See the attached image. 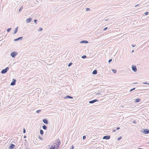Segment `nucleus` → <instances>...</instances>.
<instances>
[{"label": "nucleus", "mask_w": 149, "mask_h": 149, "mask_svg": "<svg viewBox=\"0 0 149 149\" xmlns=\"http://www.w3.org/2000/svg\"><path fill=\"white\" fill-rule=\"evenodd\" d=\"M22 9H23V6H22L21 7V8L19 9V12H20L22 10Z\"/></svg>", "instance_id": "nucleus-27"}, {"label": "nucleus", "mask_w": 149, "mask_h": 149, "mask_svg": "<svg viewBox=\"0 0 149 149\" xmlns=\"http://www.w3.org/2000/svg\"><path fill=\"white\" fill-rule=\"evenodd\" d=\"M97 72V70H95L93 71L92 74H96Z\"/></svg>", "instance_id": "nucleus-15"}, {"label": "nucleus", "mask_w": 149, "mask_h": 149, "mask_svg": "<svg viewBox=\"0 0 149 149\" xmlns=\"http://www.w3.org/2000/svg\"><path fill=\"white\" fill-rule=\"evenodd\" d=\"M121 139H122V137L120 136L118 138L117 140L118 141L120 140Z\"/></svg>", "instance_id": "nucleus-29"}, {"label": "nucleus", "mask_w": 149, "mask_h": 149, "mask_svg": "<svg viewBox=\"0 0 149 149\" xmlns=\"http://www.w3.org/2000/svg\"><path fill=\"white\" fill-rule=\"evenodd\" d=\"M41 111V110H37L36 111V113H39Z\"/></svg>", "instance_id": "nucleus-22"}, {"label": "nucleus", "mask_w": 149, "mask_h": 149, "mask_svg": "<svg viewBox=\"0 0 149 149\" xmlns=\"http://www.w3.org/2000/svg\"><path fill=\"white\" fill-rule=\"evenodd\" d=\"M64 98V99H66V98L73 99V98L72 97L68 95H67Z\"/></svg>", "instance_id": "nucleus-16"}, {"label": "nucleus", "mask_w": 149, "mask_h": 149, "mask_svg": "<svg viewBox=\"0 0 149 149\" xmlns=\"http://www.w3.org/2000/svg\"><path fill=\"white\" fill-rule=\"evenodd\" d=\"M42 30V28H39V29L38 30V31H40Z\"/></svg>", "instance_id": "nucleus-33"}, {"label": "nucleus", "mask_w": 149, "mask_h": 149, "mask_svg": "<svg viewBox=\"0 0 149 149\" xmlns=\"http://www.w3.org/2000/svg\"><path fill=\"white\" fill-rule=\"evenodd\" d=\"M120 129V128L119 127H117L116 128V130H119Z\"/></svg>", "instance_id": "nucleus-44"}, {"label": "nucleus", "mask_w": 149, "mask_h": 149, "mask_svg": "<svg viewBox=\"0 0 149 149\" xmlns=\"http://www.w3.org/2000/svg\"><path fill=\"white\" fill-rule=\"evenodd\" d=\"M138 83V82L134 83L133 84H137Z\"/></svg>", "instance_id": "nucleus-49"}, {"label": "nucleus", "mask_w": 149, "mask_h": 149, "mask_svg": "<svg viewBox=\"0 0 149 149\" xmlns=\"http://www.w3.org/2000/svg\"><path fill=\"white\" fill-rule=\"evenodd\" d=\"M40 134H41V135H42L43 134L44 132L42 130H40Z\"/></svg>", "instance_id": "nucleus-20"}, {"label": "nucleus", "mask_w": 149, "mask_h": 149, "mask_svg": "<svg viewBox=\"0 0 149 149\" xmlns=\"http://www.w3.org/2000/svg\"><path fill=\"white\" fill-rule=\"evenodd\" d=\"M48 146L49 147H50L49 149H56V148H55V146H54L53 145H52L51 146L48 145Z\"/></svg>", "instance_id": "nucleus-10"}, {"label": "nucleus", "mask_w": 149, "mask_h": 149, "mask_svg": "<svg viewBox=\"0 0 149 149\" xmlns=\"http://www.w3.org/2000/svg\"><path fill=\"white\" fill-rule=\"evenodd\" d=\"M56 143H58L57 145L60 146L61 143V141H60L59 139H58L56 141Z\"/></svg>", "instance_id": "nucleus-14"}, {"label": "nucleus", "mask_w": 149, "mask_h": 149, "mask_svg": "<svg viewBox=\"0 0 149 149\" xmlns=\"http://www.w3.org/2000/svg\"><path fill=\"white\" fill-rule=\"evenodd\" d=\"M9 68L8 67H7L5 69H3L1 72V74H5L8 70Z\"/></svg>", "instance_id": "nucleus-1"}, {"label": "nucleus", "mask_w": 149, "mask_h": 149, "mask_svg": "<svg viewBox=\"0 0 149 149\" xmlns=\"http://www.w3.org/2000/svg\"><path fill=\"white\" fill-rule=\"evenodd\" d=\"M39 139L41 140H42L43 139L40 136H39Z\"/></svg>", "instance_id": "nucleus-41"}, {"label": "nucleus", "mask_w": 149, "mask_h": 149, "mask_svg": "<svg viewBox=\"0 0 149 149\" xmlns=\"http://www.w3.org/2000/svg\"><path fill=\"white\" fill-rule=\"evenodd\" d=\"M134 52V50H132V53H133V52Z\"/></svg>", "instance_id": "nucleus-51"}, {"label": "nucleus", "mask_w": 149, "mask_h": 149, "mask_svg": "<svg viewBox=\"0 0 149 149\" xmlns=\"http://www.w3.org/2000/svg\"><path fill=\"white\" fill-rule=\"evenodd\" d=\"M74 146L73 145H72L71 146V149H74Z\"/></svg>", "instance_id": "nucleus-39"}, {"label": "nucleus", "mask_w": 149, "mask_h": 149, "mask_svg": "<svg viewBox=\"0 0 149 149\" xmlns=\"http://www.w3.org/2000/svg\"><path fill=\"white\" fill-rule=\"evenodd\" d=\"M16 80L14 79H12V81L10 84L11 86H14L16 84Z\"/></svg>", "instance_id": "nucleus-4"}, {"label": "nucleus", "mask_w": 149, "mask_h": 149, "mask_svg": "<svg viewBox=\"0 0 149 149\" xmlns=\"http://www.w3.org/2000/svg\"><path fill=\"white\" fill-rule=\"evenodd\" d=\"M86 138V136H83V140H84Z\"/></svg>", "instance_id": "nucleus-34"}, {"label": "nucleus", "mask_w": 149, "mask_h": 149, "mask_svg": "<svg viewBox=\"0 0 149 149\" xmlns=\"http://www.w3.org/2000/svg\"><path fill=\"white\" fill-rule=\"evenodd\" d=\"M86 55H84L81 56V58L83 59H84V58H86Z\"/></svg>", "instance_id": "nucleus-26"}, {"label": "nucleus", "mask_w": 149, "mask_h": 149, "mask_svg": "<svg viewBox=\"0 0 149 149\" xmlns=\"http://www.w3.org/2000/svg\"><path fill=\"white\" fill-rule=\"evenodd\" d=\"M112 61V59H110L109 61H108V63H110Z\"/></svg>", "instance_id": "nucleus-37"}, {"label": "nucleus", "mask_w": 149, "mask_h": 149, "mask_svg": "<svg viewBox=\"0 0 149 149\" xmlns=\"http://www.w3.org/2000/svg\"><path fill=\"white\" fill-rule=\"evenodd\" d=\"M101 147H99L96 148V149H101Z\"/></svg>", "instance_id": "nucleus-40"}, {"label": "nucleus", "mask_w": 149, "mask_h": 149, "mask_svg": "<svg viewBox=\"0 0 149 149\" xmlns=\"http://www.w3.org/2000/svg\"><path fill=\"white\" fill-rule=\"evenodd\" d=\"M145 15H147L148 14V12H146L145 13Z\"/></svg>", "instance_id": "nucleus-35"}, {"label": "nucleus", "mask_w": 149, "mask_h": 149, "mask_svg": "<svg viewBox=\"0 0 149 149\" xmlns=\"http://www.w3.org/2000/svg\"><path fill=\"white\" fill-rule=\"evenodd\" d=\"M18 27H17L15 29L14 32L13 33L14 34H15V33H17V32L18 31Z\"/></svg>", "instance_id": "nucleus-18"}, {"label": "nucleus", "mask_w": 149, "mask_h": 149, "mask_svg": "<svg viewBox=\"0 0 149 149\" xmlns=\"http://www.w3.org/2000/svg\"><path fill=\"white\" fill-rule=\"evenodd\" d=\"M116 130H115V129H113V132H114L116 131Z\"/></svg>", "instance_id": "nucleus-47"}, {"label": "nucleus", "mask_w": 149, "mask_h": 149, "mask_svg": "<svg viewBox=\"0 0 149 149\" xmlns=\"http://www.w3.org/2000/svg\"><path fill=\"white\" fill-rule=\"evenodd\" d=\"M141 99L140 98H137L135 101V102H139L141 101Z\"/></svg>", "instance_id": "nucleus-17"}, {"label": "nucleus", "mask_w": 149, "mask_h": 149, "mask_svg": "<svg viewBox=\"0 0 149 149\" xmlns=\"http://www.w3.org/2000/svg\"><path fill=\"white\" fill-rule=\"evenodd\" d=\"M139 4H137V5H136L135 6V7H137V6H139Z\"/></svg>", "instance_id": "nucleus-50"}, {"label": "nucleus", "mask_w": 149, "mask_h": 149, "mask_svg": "<svg viewBox=\"0 0 149 149\" xmlns=\"http://www.w3.org/2000/svg\"><path fill=\"white\" fill-rule=\"evenodd\" d=\"M26 135H24V138H26Z\"/></svg>", "instance_id": "nucleus-48"}, {"label": "nucleus", "mask_w": 149, "mask_h": 149, "mask_svg": "<svg viewBox=\"0 0 149 149\" xmlns=\"http://www.w3.org/2000/svg\"><path fill=\"white\" fill-rule=\"evenodd\" d=\"M133 123H136V121L135 120H134L133 121Z\"/></svg>", "instance_id": "nucleus-46"}, {"label": "nucleus", "mask_w": 149, "mask_h": 149, "mask_svg": "<svg viewBox=\"0 0 149 149\" xmlns=\"http://www.w3.org/2000/svg\"><path fill=\"white\" fill-rule=\"evenodd\" d=\"M11 28H9L7 29V31L8 32H9L11 30Z\"/></svg>", "instance_id": "nucleus-25"}, {"label": "nucleus", "mask_w": 149, "mask_h": 149, "mask_svg": "<svg viewBox=\"0 0 149 149\" xmlns=\"http://www.w3.org/2000/svg\"><path fill=\"white\" fill-rule=\"evenodd\" d=\"M107 29V27H106L104 28L103 29V31H104L106 30Z\"/></svg>", "instance_id": "nucleus-38"}, {"label": "nucleus", "mask_w": 149, "mask_h": 149, "mask_svg": "<svg viewBox=\"0 0 149 149\" xmlns=\"http://www.w3.org/2000/svg\"><path fill=\"white\" fill-rule=\"evenodd\" d=\"M98 101V100L95 99L92 100L90 101H89V103L90 104H93L94 103Z\"/></svg>", "instance_id": "nucleus-7"}, {"label": "nucleus", "mask_w": 149, "mask_h": 149, "mask_svg": "<svg viewBox=\"0 0 149 149\" xmlns=\"http://www.w3.org/2000/svg\"><path fill=\"white\" fill-rule=\"evenodd\" d=\"M143 84H146L149 85V83H148L147 82H145L143 83Z\"/></svg>", "instance_id": "nucleus-36"}, {"label": "nucleus", "mask_w": 149, "mask_h": 149, "mask_svg": "<svg viewBox=\"0 0 149 149\" xmlns=\"http://www.w3.org/2000/svg\"><path fill=\"white\" fill-rule=\"evenodd\" d=\"M23 39L22 37H20L18 38L15 39L14 40L15 41H17L18 40H21Z\"/></svg>", "instance_id": "nucleus-9"}, {"label": "nucleus", "mask_w": 149, "mask_h": 149, "mask_svg": "<svg viewBox=\"0 0 149 149\" xmlns=\"http://www.w3.org/2000/svg\"><path fill=\"white\" fill-rule=\"evenodd\" d=\"M32 19L31 18H29L26 20V22L27 23H30Z\"/></svg>", "instance_id": "nucleus-13"}, {"label": "nucleus", "mask_w": 149, "mask_h": 149, "mask_svg": "<svg viewBox=\"0 0 149 149\" xmlns=\"http://www.w3.org/2000/svg\"><path fill=\"white\" fill-rule=\"evenodd\" d=\"M72 64V62H70L69 63L68 65V67L70 66Z\"/></svg>", "instance_id": "nucleus-24"}, {"label": "nucleus", "mask_w": 149, "mask_h": 149, "mask_svg": "<svg viewBox=\"0 0 149 149\" xmlns=\"http://www.w3.org/2000/svg\"><path fill=\"white\" fill-rule=\"evenodd\" d=\"M34 22L36 24H37L38 22V20L37 19H35L34 20Z\"/></svg>", "instance_id": "nucleus-32"}, {"label": "nucleus", "mask_w": 149, "mask_h": 149, "mask_svg": "<svg viewBox=\"0 0 149 149\" xmlns=\"http://www.w3.org/2000/svg\"><path fill=\"white\" fill-rule=\"evenodd\" d=\"M109 19V18H107V19H105V21H107Z\"/></svg>", "instance_id": "nucleus-45"}, {"label": "nucleus", "mask_w": 149, "mask_h": 149, "mask_svg": "<svg viewBox=\"0 0 149 149\" xmlns=\"http://www.w3.org/2000/svg\"><path fill=\"white\" fill-rule=\"evenodd\" d=\"M136 45H133V44H132V46L133 47H134Z\"/></svg>", "instance_id": "nucleus-43"}, {"label": "nucleus", "mask_w": 149, "mask_h": 149, "mask_svg": "<svg viewBox=\"0 0 149 149\" xmlns=\"http://www.w3.org/2000/svg\"><path fill=\"white\" fill-rule=\"evenodd\" d=\"M90 10V9L89 8H86V11H89Z\"/></svg>", "instance_id": "nucleus-31"}, {"label": "nucleus", "mask_w": 149, "mask_h": 149, "mask_svg": "<svg viewBox=\"0 0 149 149\" xmlns=\"http://www.w3.org/2000/svg\"><path fill=\"white\" fill-rule=\"evenodd\" d=\"M138 149H143L141 148H139Z\"/></svg>", "instance_id": "nucleus-52"}, {"label": "nucleus", "mask_w": 149, "mask_h": 149, "mask_svg": "<svg viewBox=\"0 0 149 149\" xmlns=\"http://www.w3.org/2000/svg\"><path fill=\"white\" fill-rule=\"evenodd\" d=\"M15 147V145L12 144L11 143L10 144V146L9 147L8 149H14Z\"/></svg>", "instance_id": "nucleus-6"}, {"label": "nucleus", "mask_w": 149, "mask_h": 149, "mask_svg": "<svg viewBox=\"0 0 149 149\" xmlns=\"http://www.w3.org/2000/svg\"><path fill=\"white\" fill-rule=\"evenodd\" d=\"M18 54L17 52H13L10 54V56L13 58H14Z\"/></svg>", "instance_id": "nucleus-2"}, {"label": "nucleus", "mask_w": 149, "mask_h": 149, "mask_svg": "<svg viewBox=\"0 0 149 149\" xmlns=\"http://www.w3.org/2000/svg\"><path fill=\"white\" fill-rule=\"evenodd\" d=\"M112 70L114 73H116L117 72V70L116 69H113Z\"/></svg>", "instance_id": "nucleus-21"}, {"label": "nucleus", "mask_w": 149, "mask_h": 149, "mask_svg": "<svg viewBox=\"0 0 149 149\" xmlns=\"http://www.w3.org/2000/svg\"><path fill=\"white\" fill-rule=\"evenodd\" d=\"M42 128L44 130H46L47 129V127L46 126L44 125L42 126Z\"/></svg>", "instance_id": "nucleus-19"}, {"label": "nucleus", "mask_w": 149, "mask_h": 149, "mask_svg": "<svg viewBox=\"0 0 149 149\" xmlns=\"http://www.w3.org/2000/svg\"><path fill=\"white\" fill-rule=\"evenodd\" d=\"M88 43V42L87 40H83L82 41H81L80 42V43Z\"/></svg>", "instance_id": "nucleus-12"}, {"label": "nucleus", "mask_w": 149, "mask_h": 149, "mask_svg": "<svg viewBox=\"0 0 149 149\" xmlns=\"http://www.w3.org/2000/svg\"><path fill=\"white\" fill-rule=\"evenodd\" d=\"M101 94V93L100 92H98V93L96 94V95H100Z\"/></svg>", "instance_id": "nucleus-42"}, {"label": "nucleus", "mask_w": 149, "mask_h": 149, "mask_svg": "<svg viewBox=\"0 0 149 149\" xmlns=\"http://www.w3.org/2000/svg\"><path fill=\"white\" fill-rule=\"evenodd\" d=\"M23 133H24V134L26 133V130L24 128L23 129Z\"/></svg>", "instance_id": "nucleus-30"}, {"label": "nucleus", "mask_w": 149, "mask_h": 149, "mask_svg": "<svg viewBox=\"0 0 149 149\" xmlns=\"http://www.w3.org/2000/svg\"><path fill=\"white\" fill-rule=\"evenodd\" d=\"M142 132L144 134H147L149 133V130L147 129L142 130Z\"/></svg>", "instance_id": "nucleus-3"}, {"label": "nucleus", "mask_w": 149, "mask_h": 149, "mask_svg": "<svg viewBox=\"0 0 149 149\" xmlns=\"http://www.w3.org/2000/svg\"><path fill=\"white\" fill-rule=\"evenodd\" d=\"M132 70L134 72H136L137 71V68L135 65H132Z\"/></svg>", "instance_id": "nucleus-5"}, {"label": "nucleus", "mask_w": 149, "mask_h": 149, "mask_svg": "<svg viewBox=\"0 0 149 149\" xmlns=\"http://www.w3.org/2000/svg\"><path fill=\"white\" fill-rule=\"evenodd\" d=\"M110 138V136L109 135H106L104 136L103 138V139H105L106 140H108Z\"/></svg>", "instance_id": "nucleus-8"}, {"label": "nucleus", "mask_w": 149, "mask_h": 149, "mask_svg": "<svg viewBox=\"0 0 149 149\" xmlns=\"http://www.w3.org/2000/svg\"><path fill=\"white\" fill-rule=\"evenodd\" d=\"M54 146H55V148H56V149H58V148L59 147V146L57 145L56 146V145H54Z\"/></svg>", "instance_id": "nucleus-23"}, {"label": "nucleus", "mask_w": 149, "mask_h": 149, "mask_svg": "<svg viewBox=\"0 0 149 149\" xmlns=\"http://www.w3.org/2000/svg\"><path fill=\"white\" fill-rule=\"evenodd\" d=\"M135 89V88H133L132 89H131L130 91V92H131L132 91L134 90Z\"/></svg>", "instance_id": "nucleus-28"}, {"label": "nucleus", "mask_w": 149, "mask_h": 149, "mask_svg": "<svg viewBox=\"0 0 149 149\" xmlns=\"http://www.w3.org/2000/svg\"><path fill=\"white\" fill-rule=\"evenodd\" d=\"M43 122L46 124H48V120L46 119H44L42 120Z\"/></svg>", "instance_id": "nucleus-11"}]
</instances>
